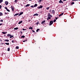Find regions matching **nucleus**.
I'll list each match as a JSON object with an SVG mask.
<instances>
[{
    "label": "nucleus",
    "mask_w": 80,
    "mask_h": 80,
    "mask_svg": "<svg viewBox=\"0 0 80 80\" xmlns=\"http://www.w3.org/2000/svg\"><path fill=\"white\" fill-rule=\"evenodd\" d=\"M52 17V16L50 15V13H49L48 14V18L49 19H51Z\"/></svg>",
    "instance_id": "obj_1"
},
{
    "label": "nucleus",
    "mask_w": 80,
    "mask_h": 80,
    "mask_svg": "<svg viewBox=\"0 0 80 80\" xmlns=\"http://www.w3.org/2000/svg\"><path fill=\"white\" fill-rule=\"evenodd\" d=\"M50 23L49 24V25H52V24H53V21H50Z\"/></svg>",
    "instance_id": "obj_2"
},
{
    "label": "nucleus",
    "mask_w": 80,
    "mask_h": 80,
    "mask_svg": "<svg viewBox=\"0 0 80 80\" xmlns=\"http://www.w3.org/2000/svg\"><path fill=\"white\" fill-rule=\"evenodd\" d=\"M5 4L6 5H8V1H5Z\"/></svg>",
    "instance_id": "obj_3"
},
{
    "label": "nucleus",
    "mask_w": 80,
    "mask_h": 80,
    "mask_svg": "<svg viewBox=\"0 0 80 80\" xmlns=\"http://www.w3.org/2000/svg\"><path fill=\"white\" fill-rule=\"evenodd\" d=\"M43 7V6H41L40 7H38V9H40V8H42Z\"/></svg>",
    "instance_id": "obj_4"
},
{
    "label": "nucleus",
    "mask_w": 80,
    "mask_h": 80,
    "mask_svg": "<svg viewBox=\"0 0 80 80\" xmlns=\"http://www.w3.org/2000/svg\"><path fill=\"white\" fill-rule=\"evenodd\" d=\"M59 3H63V2L62 0H60V1L59 2Z\"/></svg>",
    "instance_id": "obj_5"
},
{
    "label": "nucleus",
    "mask_w": 80,
    "mask_h": 80,
    "mask_svg": "<svg viewBox=\"0 0 80 80\" xmlns=\"http://www.w3.org/2000/svg\"><path fill=\"white\" fill-rule=\"evenodd\" d=\"M23 12L20 13L19 14V15H18L19 16H20V15H22V14H23Z\"/></svg>",
    "instance_id": "obj_6"
},
{
    "label": "nucleus",
    "mask_w": 80,
    "mask_h": 80,
    "mask_svg": "<svg viewBox=\"0 0 80 80\" xmlns=\"http://www.w3.org/2000/svg\"><path fill=\"white\" fill-rule=\"evenodd\" d=\"M11 9L12 11H14V8H13V7H12V6H11Z\"/></svg>",
    "instance_id": "obj_7"
},
{
    "label": "nucleus",
    "mask_w": 80,
    "mask_h": 80,
    "mask_svg": "<svg viewBox=\"0 0 80 80\" xmlns=\"http://www.w3.org/2000/svg\"><path fill=\"white\" fill-rule=\"evenodd\" d=\"M63 15V13H62L60 14L59 15V17H60L62 16V15Z\"/></svg>",
    "instance_id": "obj_8"
},
{
    "label": "nucleus",
    "mask_w": 80,
    "mask_h": 80,
    "mask_svg": "<svg viewBox=\"0 0 80 80\" xmlns=\"http://www.w3.org/2000/svg\"><path fill=\"white\" fill-rule=\"evenodd\" d=\"M38 15L37 13H36L33 15V16H38Z\"/></svg>",
    "instance_id": "obj_9"
},
{
    "label": "nucleus",
    "mask_w": 80,
    "mask_h": 80,
    "mask_svg": "<svg viewBox=\"0 0 80 80\" xmlns=\"http://www.w3.org/2000/svg\"><path fill=\"white\" fill-rule=\"evenodd\" d=\"M45 20H44V21H43L42 22H41V24H43V23H45Z\"/></svg>",
    "instance_id": "obj_10"
},
{
    "label": "nucleus",
    "mask_w": 80,
    "mask_h": 80,
    "mask_svg": "<svg viewBox=\"0 0 80 80\" xmlns=\"http://www.w3.org/2000/svg\"><path fill=\"white\" fill-rule=\"evenodd\" d=\"M22 22H23V21H21L19 22L18 23V24H20L21 23H22Z\"/></svg>",
    "instance_id": "obj_11"
},
{
    "label": "nucleus",
    "mask_w": 80,
    "mask_h": 80,
    "mask_svg": "<svg viewBox=\"0 0 80 80\" xmlns=\"http://www.w3.org/2000/svg\"><path fill=\"white\" fill-rule=\"evenodd\" d=\"M7 33V32H2V33H3V34H6Z\"/></svg>",
    "instance_id": "obj_12"
},
{
    "label": "nucleus",
    "mask_w": 80,
    "mask_h": 80,
    "mask_svg": "<svg viewBox=\"0 0 80 80\" xmlns=\"http://www.w3.org/2000/svg\"><path fill=\"white\" fill-rule=\"evenodd\" d=\"M37 4H35L34 5V7H37Z\"/></svg>",
    "instance_id": "obj_13"
},
{
    "label": "nucleus",
    "mask_w": 80,
    "mask_h": 80,
    "mask_svg": "<svg viewBox=\"0 0 80 80\" xmlns=\"http://www.w3.org/2000/svg\"><path fill=\"white\" fill-rule=\"evenodd\" d=\"M4 41H5L6 42H9V40L6 39L5 40H4Z\"/></svg>",
    "instance_id": "obj_14"
},
{
    "label": "nucleus",
    "mask_w": 80,
    "mask_h": 80,
    "mask_svg": "<svg viewBox=\"0 0 80 80\" xmlns=\"http://www.w3.org/2000/svg\"><path fill=\"white\" fill-rule=\"evenodd\" d=\"M30 5V4H27L25 7H29V6Z\"/></svg>",
    "instance_id": "obj_15"
},
{
    "label": "nucleus",
    "mask_w": 80,
    "mask_h": 80,
    "mask_svg": "<svg viewBox=\"0 0 80 80\" xmlns=\"http://www.w3.org/2000/svg\"><path fill=\"white\" fill-rule=\"evenodd\" d=\"M11 35V34H8L7 35V36H8V37H10Z\"/></svg>",
    "instance_id": "obj_16"
},
{
    "label": "nucleus",
    "mask_w": 80,
    "mask_h": 80,
    "mask_svg": "<svg viewBox=\"0 0 80 80\" xmlns=\"http://www.w3.org/2000/svg\"><path fill=\"white\" fill-rule=\"evenodd\" d=\"M2 2H3V0H0V3H1Z\"/></svg>",
    "instance_id": "obj_17"
},
{
    "label": "nucleus",
    "mask_w": 80,
    "mask_h": 80,
    "mask_svg": "<svg viewBox=\"0 0 80 80\" xmlns=\"http://www.w3.org/2000/svg\"><path fill=\"white\" fill-rule=\"evenodd\" d=\"M18 28H16L14 29V30H18Z\"/></svg>",
    "instance_id": "obj_18"
},
{
    "label": "nucleus",
    "mask_w": 80,
    "mask_h": 80,
    "mask_svg": "<svg viewBox=\"0 0 80 80\" xmlns=\"http://www.w3.org/2000/svg\"><path fill=\"white\" fill-rule=\"evenodd\" d=\"M52 13H53L55 12V11L52 10Z\"/></svg>",
    "instance_id": "obj_19"
},
{
    "label": "nucleus",
    "mask_w": 80,
    "mask_h": 80,
    "mask_svg": "<svg viewBox=\"0 0 80 80\" xmlns=\"http://www.w3.org/2000/svg\"><path fill=\"white\" fill-rule=\"evenodd\" d=\"M19 13H17V14H15L14 15V16H16L17 15H19Z\"/></svg>",
    "instance_id": "obj_20"
},
{
    "label": "nucleus",
    "mask_w": 80,
    "mask_h": 80,
    "mask_svg": "<svg viewBox=\"0 0 80 80\" xmlns=\"http://www.w3.org/2000/svg\"><path fill=\"white\" fill-rule=\"evenodd\" d=\"M39 30H40V29H37V30H36V32H38V31H39Z\"/></svg>",
    "instance_id": "obj_21"
},
{
    "label": "nucleus",
    "mask_w": 80,
    "mask_h": 80,
    "mask_svg": "<svg viewBox=\"0 0 80 80\" xmlns=\"http://www.w3.org/2000/svg\"><path fill=\"white\" fill-rule=\"evenodd\" d=\"M3 15V14L2 12H0V16H2Z\"/></svg>",
    "instance_id": "obj_22"
},
{
    "label": "nucleus",
    "mask_w": 80,
    "mask_h": 80,
    "mask_svg": "<svg viewBox=\"0 0 80 80\" xmlns=\"http://www.w3.org/2000/svg\"><path fill=\"white\" fill-rule=\"evenodd\" d=\"M14 2H15V3H17V0H15L14 1Z\"/></svg>",
    "instance_id": "obj_23"
},
{
    "label": "nucleus",
    "mask_w": 80,
    "mask_h": 80,
    "mask_svg": "<svg viewBox=\"0 0 80 80\" xmlns=\"http://www.w3.org/2000/svg\"><path fill=\"white\" fill-rule=\"evenodd\" d=\"M5 44H6V45H9V43H5Z\"/></svg>",
    "instance_id": "obj_24"
},
{
    "label": "nucleus",
    "mask_w": 80,
    "mask_h": 80,
    "mask_svg": "<svg viewBox=\"0 0 80 80\" xmlns=\"http://www.w3.org/2000/svg\"><path fill=\"white\" fill-rule=\"evenodd\" d=\"M7 51H8L9 52L10 51V48H8Z\"/></svg>",
    "instance_id": "obj_25"
},
{
    "label": "nucleus",
    "mask_w": 80,
    "mask_h": 80,
    "mask_svg": "<svg viewBox=\"0 0 80 80\" xmlns=\"http://www.w3.org/2000/svg\"><path fill=\"white\" fill-rule=\"evenodd\" d=\"M29 29H31V30H32V29H33V28H32V27L29 28Z\"/></svg>",
    "instance_id": "obj_26"
},
{
    "label": "nucleus",
    "mask_w": 80,
    "mask_h": 80,
    "mask_svg": "<svg viewBox=\"0 0 80 80\" xmlns=\"http://www.w3.org/2000/svg\"><path fill=\"white\" fill-rule=\"evenodd\" d=\"M49 8H50V7H48L46 9L47 10H48Z\"/></svg>",
    "instance_id": "obj_27"
},
{
    "label": "nucleus",
    "mask_w": 80,
    "mask_h": 80,
    "mask_svg": "<svg viewBox=\"0 0 80 80\" xmlns=\"http://www.w3.org/2000/svg\"><path fill=\"white\" fill-rule=\"evenodd\" d=\"M21 38H25L24 36H21Z\"/></svg>",
    "instance_id": "obj_28"
},
{
    "label": "nucleus",
    "mask_w": 80,
    "mask_h": 80,
    "mask_svg": "<svg viewBox=\"0 0 80 80\" xmlns=\"http://www.w3.org/2000/svg\"><path fill=\"white\" fill-rule=\"evenodd\" d=\"M16 49H18V48H19L17 46V47H16Z\"/></svg>",
    "instance_id": "obj_29"
},
{
    "label": "nucleus",
    "mask_w": 80,
    "mask_h": 80,
    "mask_svg": "<svg viewBox=\"0 0 80 80\" xmlns=\"http://www.w3.org/2000/svg\"><path fill=\"white\" fill-rule=\"evenodd\" d=\"M13 37V36H11L10 37V38H12V37Z\"/></svg>",
    "instance_id": "obj_30"
},
{
    "label": "nucleus",
    "mask_w": 80,
    "mask_h": 80,
    "mask_svg": "<svg viewBox=\"0 0 80 80\" xmlns=\"http://www.w3.org/2000/svg\"><path fill=\"white\" fill-rule=\"evenodd\" d=\"M6 10L8 11V12H10V10H9V9H7Z\"/></svg>",
    "instance_id": "obj_31"
},
{
    "label": "nucleus",
    "mask_w": 80,
    "mask_h": 80,
    "mask_svg": "<svg viewBox=\"0 0 80 80\" xmlns=\"http://www.w3.org/2000/svg\"><path fill=\"white\" fill-rule=\"evenodd\" d=\"M74 3H75L74 2H72L71 3V4H72V5H73V4H74Z\"/></svg>",
    "instance_id": "obj_32"
},
{
    "label": "nucleus",
    "mask_w": 80,
    "mask_h": 80,
    "mask_svg": "<svg viewBox=\"0 0 80 80\" xmlns=\"http://www.w3.org/2000/svg\"><path fill=\"white\" fill-rule=\"evenodd\" d=\"M56 22V19H54L53 21L54 22Z\"/></svg>",
    "instance_id": "obj_33"
},
{
    "label": "nucleus",
    "mask_w": 80,
    "mask_h": 80,
    "mask_svg": "<svg viewBox=\"0 0 80 80\" xmlns=\"http://www.w3.org/2000/svg\"><path fill=\"white\" fill-rule=\"evenodd\" d=\"M0 22H3V21L2 20H0Z\"/></svg>",
    "instance_id": "obj_34"
},
{
    "label": "nucleus",
    "mask_w": 80,
    "mask_h": 80,
    "mask_svg": "<svg viewBox=\"0 0 80 80\" xmlns=\"http://www.w3.org/2000/svg\"><path fill=\"white\" fill-rule=\"evenodd\" d=\"M78 0H72V1H78Z\"/></svg>",
    "instance_id": "obj_35"
},
{
    "label": "nucleus",
    "mask_w": 80,
    "mask_h": 80,
    "mask_svg": "<svg viewBox=\"0 0 80 80\" xmlns=\"http://www.w3.org/2000/svg\"><path fill=\"white\" fill-rule=\"evenodd\" d=\"M5 9H6V10H7V9H7V7H5Z\"/></svg>",
    "instance_id": "obj_36"
},
{
    "label": "nucleus",
    "mask_w": 80,
    "mask_h": 80,
    "mask_svg": "<svg viewBox=\"0 0 80 80\" xmlns=\"http://www.w3.org/2000/svg\"><path fill=\"white\" fill-rule=\"evenodd\" d=\"M31 7H32V8H33V6H31Z\"/></svg>",
    "instance_id": "obj_37"
},
{
    "label": "nucleus",
    "mask_w": 80,
    "mask_h": 80,
    "mask_svg": "<svg viewBox=\"0 0 80 80\" xmlns=\"http://www.w3.org/2000/svg\"><path fill=\"white\" fill-rule=\"evenodd\" d=\"M12 43H14V42H14V41L12 40Z\"/></svg>",
    "instance_id": "obj_38"
},
{
    "label": "nucleus",
    "mask_w": 80,
    "mask_h": 80,
    "mask_svg": "<svg viewBox=\"0 0 80 80\" xmlns=\"http://www.w3.org/2000/svg\"><path fill=\"white\" fill-rule=\"evenodd\" d=\"M39 2H42V0H39Z\"/></svg>",
    "instance_id": "obj_39"
},
{
    "label": "nucleus",
    "mask_w": 80,
    "mask_h": 80,
    "mask_svg": "<svg viewBox=\"0 0 80 80\" xmlns=\"http://www.w3.org/2000/svg\"><path fill=\"white\" fill-rule=\"evenodd\" d=\"M37 25H38V22H37V23H36Z\"/></svg>",
    "instance_id": "obj_40"
},
{
    "label": "nucleus",
    "mask_w": 80,
    "mask_h": 80,
    "mask_svg": "<svg viewBox=\"0 0 80 80\" xmlns=\"http://www.w3.org/2000/svg\"><path fill=\"white\" fill-rule=\"evenodd\" d=\"M2 8V6L0 5V8Z\"/></svg>",
    "instance_id": "obj_41"
},
{
    "label": "nucleus",
    "mask_w": 80,
    "mask_h": 80,
    "mask_svg": "<svg viewBox=\"0 0 80 80\" xmlns=\"http://www.w3.org/2000/svg\"><path fill=\"white\" fill-rule=\"evenodd\" d=\"M22 30H26V29H23Z\"/></svg>",
    "instance_id": "obj_42"
},
{
    "label": "nucleus",
    "mask_w": 80,
    "mask_h": 80,
    "mask_svg": "<svg viewBox=\"0 0 80 80\" xmlns=\"http://www.w3.org/2000/svg\"><path fill=\"white\" fill-rule=\"evenodd\" d=\"M55 19H56V20H57V19H58V18H56Z\"/></svg>",
    "instance_id": "obj_43"
},
{
    "label": "nucleus",
    "mask_w": 80,
    "mask_h": 80,
    "mask_svg": "<svg viewBox=\"0 0 80 80\" xmlns=\"http://www.w3.org/2000/svg\"><path fill=\"white\" fill-rule=\"evenodd\" d=\"M32 31L33 32H34V33H35V31H34V30H32Z\"/></svg>",
    "instance_id": "obj_44"
},
{
    "label": "nucleus",
    "mask_w": 80,
    "mask_h": 80,
    "mask_svg": "<svg viewBox=\"0 0 80 80\" xmlns=\"http://www.w3.org/2000/svg\"><path fill=\"white\" fill-rule=\"evenodd\" d=\"M2 25V23H0V26Z\"/></svg>",
    "instance_id": "obj_45"
},
{
    "label": "nucleus",
    "mask_w": 80,
    "mask_h": 80,
    "mask_svg": "<svg viewBox=\"0 0 80 80\" xmlns=\"http://www.w3.org/2000/svg\"><path fill=\"white\" fill-rule=\"evenodd\" d=\"M49 19H49V18H47V20H49Z\"/></svg>",
    "instance_id": "obj_46"
},
{
    "label": "nucleus",
    "mask_w": 80,
    "mask_h": 80,
    "mask_svg": "<svg viewBox=\"0 0 80 80\" xmlns=\"http://www.w3.org/2000/svg\"><path fill=\"white\" fill-rule=\"evenodd\" d=\"M23 42H25V40H24L23 41Z\"/></svg>",
    "instance_id": "obj_47"
},
{
    "label": "nucleus",
    "mask_w": 80,
    "mask_h": 80,
    "mask_svg": "<svg viewBox=\"0 0 80 80\" xmlns=\"http://www.w3.org/2000/svg\"><path fill=\"white\" fill-rule=\"evenodd\" d=\"M20 32H21V33H22V31H21Z\"/></svg>",
    "instance_id": "obj_48"
},
{
    "label": "nucleus",
    "mask_w": 80,
    "mask_h": 80,
    "mask_svg": "<svg viewBox=\"0 0 80 80\" xmlns=\"http://www.w3.org/2000/svg\"><path fill=\"white\" fill-rule=\"evenodd\" d=\"M5 14H7V13L5 12Z\"/></svg>",
    "instance_id": "obj_49"
},
{
    "label": "nucleus",
    "mask_w": 80,
    "mask_h": 80,
    "mask_svg": "<svg viewBox=\"0 0 80 80\" xmlns=\"http://www.w3.org/2000/svg\"><path fill=\"white\" fill-rule=\"evenodd\" d=\"M67 0H63V1H66Z\"/></svg>",
    "instance_id": "obj_50"
},
{
    "label": "nucleus",
    "mask_w": 80,
    "mask_h": 80,
    "mask_svg": "<svg viewBox=\"0 0 80 80\" xmlns=\"http://www.w3.org/2000/svg\"><path fill=\"white\" fill-rule=\"evenodd\" d=\"M41 1H43V0H41Z\"/></svg>",
    "instance_id": "obj_51"
},
{
    "label": "nucleus",
    "mask_w": 80,
    "mask_h": 80,
    "mask_svg": "<svg viewBox=\"0 0 80 80\" xmlns=\"http://www.w3.org/2000/svg\"><path fill=\"white\" fill-rule=\"evenodd\" d=\"M29 1H31V0H29Z\"/></svg>",
    "instance_id": "obj_52"
},
{
    "label": "nucleus",
    "mask_w": 80,
    "mask_h": 80,
    "mask_svg": "<svg viewBox=\"0 0 80 80\" xmlns=\"http://www.w3.org/2000/svg\"><path fill=\"white\" fill-rule=\"evenodd\" d=\"M25 41V42H27V40H26Z\"/></svg>",
    "instance_id": "obj_53"
}]
</instances>
